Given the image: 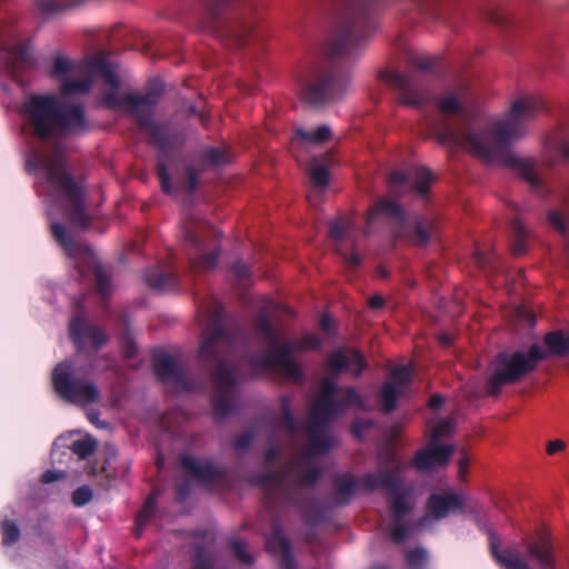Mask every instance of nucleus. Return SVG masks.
I'll list each match as a JSON object with an SVG mask.
<instances>
[{"label": "nucleus", "instance_id": "f257e3e1", "mask_svg": "<svg viewBox=\"0 0 569 569\" xmlns=\"http://www.w3.org/2000/svg\"><path fill=\"white\" fill-rule=\"evenodd\" d=\"M435 103L441 114L455 116L460 120L458 126L446 120L433 126L432 132L438 143L465 148L486 163H497L511 169L529 183L532 191L542 196L550 193V189L537 173V159L519 157L511 150L512 144L525 136L527 122L545 110L541 99L526 96L515 100L506 118L481 131L472 128L479 116V106L468 83L458 82L446 88L435 98Z\"/></svg>", "mask_w": 569, "mask_h": 569}, {"label": "nucleus", "instance_id": "f03ea898", "mask_svg": "<svg viewBox=\"0 0 569 569\" xmlns=\"http://www.w3.org/2000/svg\"><path fill=\"white\" fill-rule=\"evenodd\" d=\"M377 28L373 0H330L328 60L299 74L300 99L312 108L341 99L348 89L349 76L338 60L357 58Z\"/></svg>", "mask_w": 569, "mask_h": 569}, {"label": "nucleus", "instance_id": "7ed1b4c3", "mask_svg": "<svg viewBox=\"0 0 569 569\" xmlns=\"http://www.w3.org/2000/svg\"><path fill=\"white\" fill-rule=\"evenodd\" d=\"M326 368L331 377L321 381L320 391L309 409L307 431L309 442L307 453L319 456L331 449L329 425L343 415L348 408H363L362 397L353 387H339L335 379L342 372H348L358 378L367 368L363 353L357 349L339 348L333 350L327 358Z\"/></svg>", "mask_w": 569, "mask_h": 569}, {"label": "nucleus", "instance_id": "20e7f679", "mask_svg": "<svg viewBox=\"0 0 569 569\" xmlns=\"http://www.w3.org/2000/svg\"><path fill=\"white\" fill-rule=\"evenodd\" d=\"M241 336V328L229 320L222 308L210 313L199 348V360L210 371L214 391L211 396L212 415L223 420L236 411L238 381L236 371L227 361Z\"/></svg>", "mask_w": 569, "mask_h": 569}, {"label": "nucleus", "instance_id": "39448f33", "mask_svg": "<svg viewBox=\"0 0 569 569\" xmlns=\"http://www.w3.org/2000/svg\"><path fill=\"white\" fill-rule=\"evenodd\" d=\"M21 113L30 134L44 142L58 143L69 136L88 131L84 108L63 103L52 93H33L22 103Z\"/></svg>", "mask_w": 569, "mask_h": 569}, {"label": "nucleus", "instance_id": "423d86ee", "mask_svg": "<svg viewBox=\"0 0 569 569\" xmlns=\"http://www.w3.org/2000/svg\"><path fill=\"white\" fill-rule=\"evenodd\" d=\"M202 8L199 28L213 34L226 47L247 46L258 23L260 0H197Z\"/></svg>", "mask_w": 569, "mask_h": 569}, {"label": "nucleus", "instance_id": "0eeeda50", "mask_svg": "<svg viewBox=\"0 0 569 569\" xmlns=\"http://www.w3.org/2000/svg\"><path fill=\"white\" fill-rule=\"evenodd\" d=\"M163 92V83L153 79L147 83L143 93H127L124 97L110 93L108 100L111 106L127 104L128 113L134 118L138 128L148 133L149 143L161 153L168 154L184 143L186 134L170 122L159 123L153 120L154 109Z\"/></svg>", "mask_w": 569, "mask_h": 569}, {"label": "nucleus", "instance_id": "6e6552de", "mask_svg": "<svg viewBox=\"0 0 569 569\" xmlns=\"http://www.w3.org/2000/svg\"><path fill=\"white\" fill-rule=\"evenodd\" d=\"M386 467L379 468L377 472L365 473L362 483L369 491L377 489L388 491L387 500L392 517L388 528L389 538L395 543H402L409 533V526L403 520L412 511L413 505L408 501L409 493L403 488L401 478L403 467L395 453L387 455Z\"/></svg>", "mask_w": 569, "mask_h": 569}, {"label": "nucleus", "instance_id": "1a4fd4ad", "mask_svg": "<svg viewBox=\"0 0 569 569\" xmlns=\"http://www.w3.org/2000/svg\"><path fill=\"white\" fill-rule=\"evenodd\" d=\"M27 164L33 170L44 171L52 188L68 200L64 216L70 224L87 229L93 217L86 209L83 187L74 180L67 169L66 158L59 152L52 157L34 152Z\"/></svg>", "mask_w": 569, "mask_h": 569}, {"label": "nucleus", "instance_id": "9d476101", "mask_svg": "<svg viewBox=\"0 0 569 569\" xmlns=\"http://www.w3.org/2000/svg\"><path fill=\"white\" fill-rule=\"evenodd\" d=\"M219 231L201 218L190 216L182 226L183 246L189 269L193 272L213 269L218 264Z\"/></svg>", "mask_w": 569, "mask_h": 569}, {"label": "nucleus", "instance_id": "9b49d317", "mask_svg": "<svg viewBox=\"0 0 569 569\" xmlns=\"http://www.w3.org/2000/svg\"><path fill=\"white\" fill-rule=\"evenodd\" d=\"M320 346V338L309 332L292 343H281L262 355L250 357L248 363L258 371H277L295 382H301L305 379V372L300 363L293 358V352L317 350Z\"/></svg>", "mask_w": 569, "mask_h": 569}, {"label": "nucleus", "instance_id": "f8f14e48", "mask_svg": "<svg viewBox=\"0 0 569 569\" xmlns=\"http://www.w3.org/2000/svg\"><path fill=\"white\" fill-rule=\"evenodd\" d=\"M252 482L263 489L266 505L269 509H274L281 501L298 508L306 521L313 525L321 521L322 511L316 501L306 497L298 486H287L284 471H267L256 476Z\"/></svg>", "mask_w": 569, "mask_h": 569}, {"label": "nucleus", "instance_id": "ddd939ff", "mask_svg": "<svg viewBox=\"0 0 569 569\" xmlns=\"http://www.w3.org/2000/svg\"><path fill=\"white\" fill-rule=\"evenodd\" d=\"M541 353L537 347H529L528 352H500L491 362V375L486 383L489 396H498L505 386L520 381L526 375L535 371L540 362Z\"/></svg>", "mask_w": 569, "mask_h": 569}, {"label": "nucleus", "instance_id": "4468645a", "mask_svg": "<svg viewBox=\"0 0 569 569\" xmlns=\"http://www.w3.org/2000/svg\"><path fill=\"white\" fill-rule=\"evenodd\" d=\"M52 387L61 399L74 405L93 403L100 398V392L94 383L74 377L70 361H62L54 367Z\"/></svg>", "mask_w": 569, "mask_h": 569}, {"label": "nucleus", "instance_id": "2eb2a0df", "mask_svg": "<svg viewBox=\"0 0 569 569\" xmlns=\"http://www.w3.org/2000/svg\"><path fill=\"white\" fill-rule=\"evenodd\" d=\"M381 79L398 91L400 103L412 107H421L428 100V89L425 77L419 72L402 73L385 70Z\"/></svg>", "mask_w": 569, "mask_h": 569}, {"label": "nucleus", "instance_id": "dca6fc26", "mask_svg": "<svg viewBox=\"0 0 569 569\" xmlns=\"http://www.w3.org/2000/svg\"><path fill=\"white\" fill-rule=\"evenodd\" d=\"M181 467L199 482L211 486L222 481L227 476L224 467L219 466L210 457L184 455L180 459Z\"/></svg>", "mask_w": 569, "mask_h": 569}, {"label": "nucleus", "instance_id": "f3484780", "mask_svg": "<svg viewBox=\"0 0 569 569\" xmlns=\"http://www.w3.org/2000/svg\"><path fill=\"white\" fill-rule=\"evenodd\" d=\"M527 557L539 569H556L557 557L551 536L547 531H539L523 541Z\"/></svg>", "mask_w": 569, "mask_h": 569}, {"label": "nucleus", "instance_id": "a211bd4d", "mask_svg": "<svg viewBox=\"0 0 569 569\" xmlns=\"http://www.w3.org/2000/svg\"><path fill=\"white\" fill-rule=\"evenodd\" d=\"M154 376L162 382H172L183 390H190L191 383L187 377V369L179 366L174 359L164 351H157L152 356Z\"/></svg>", "mask_w": 569, "mask_h": 569}, {"label": "nucleus", "instance_id": "6ab92c4d", "mask_svg": "<svg viewBox=\"0 0 569 569\" xmlns=\"http://www.w3.org/2000/svg\"><path fill=\"white\" fill-rule=\"evenodd\" d=\"M69 333L78 352L83 350L87 340L90 341L91 347L96 351L104 346L108 340L107 335L102 329L87 325L84 318L81 316H77L71 319Z\"/></svg>", "mask_w": 569, "mask_h": 569}, {"label": "nucleus", "instance_id": "aec40b11", "mask_svg": "<svg viewBox=\"0 0 569 569\" xmlns=\"http://www.w3.org/2000/svg\"><path fill=\"white\" fill-rule=\"evenodd\" d=\"M379 217L387 218L395 226L397 237L406 236L407 216L398 202L388 199L378 201L368 212L367 221L370 224Z\"/></svg>", "mask_w": 569, "mask_h": 569}, {"label": "nucleus", "instance_id": "412c9836", "mask_svg": "<svg viewBox=\"0 0 569 569\" xmlns=\"http://www.w3.org/2000/svg\"><path fill=\"white\" fill-rule=\"evenodd\" d=\"M427 515L436 520H441L450 513L462 512V497L452 491L431 493L426 503Z\"/></svg>", "mask_w": 569, "mask_h": 569}, {"label": "nucleus", "instance_id": "4be33fe9", "mask_svg": "<svg viewBox=\"0 0 569 569\" xmlns=\"http://www.w3.org/2000/svg\"><path fill=\"white\" fill-rule=\"evenodd\" d=\"M453 448L450 445L432 443L428 448L418 451L412 460V466L420 471L432 470L448 465Z\"/></svg>", "mask_w": 569, "mask_h": 569}, {"label": "nucleus", "instance_id": "5701e85b", "mask_svg": "<svg viewBox=\"0 0 569 569\" xmlns=\"http://www.w3.org/2000/svg\"><path fill=\"white\" fill-rule=\"evenodd\" d=\"M363 476L357 478L349 472H345L333 478V502L336 506L345 507L349 505L359 488L370 492L362 483Z\"/></svg>", "mask_w": 569, "mask_h": 569}, {"label": "nucleus", "instance_id": "b1692460", "mask_svg": "<svg viewBox=\"0 0 569 569\" xmlns=\"http://www.w3.org/2000/svg\"><path fill=\"white\" fill-rule=\"evenodd\" d=\"M91 68L99 73L103 81L111 87L109 91H106L103 93V102L109 109H123L128 112V106L127 104H117L111 106V103L108 100V94L114 93L118 97H121L118 93V89L120 87V79L117 74V72L113 70L112 64L104 58H97L91 61Z\"/></svg>", "mask_w": 569, "mask_h": 569}, {"label": "nucleus", "instance_id": "393cba45", "mask_svg": "<svg viewBox=\"0 0 569 569\" xmlns=\"http://www.w3.org/2000/svg\"><path fill=\"white\" fill-rule=\"evenodd\" d=\"M543 343L546 349H542L539 345L535 343L530 347H537L541 353L540 361H543L551 357H565L569 355V335L566 336L561 330H553L547 332L543 337Z\"/></svg>", "mask_w": 569, "mask_h": 569}, {"label": "nucleus", "instance_id": "a878e982", "mask_svg": "<svg viewBox=\"0 0 569 569\" xmlns=\"http://www.w3.org/2000/svg\"><path fill=\"white\" fill-rule=\"evenodd\" d=\"M431 178V172L427 168H418L410 176L405 172H393L391 182L403 184L410 181L412 190L420 197L426 198L429 194Z\"/></svg>", "mask_w": 569, "mask_h": 569}, {"label": "nucleus", "instance_id": "bb28decb", "mask_svg": "<svg viewBox=\"0 0 569 569\" xmlns=\"http://www.w3.org/2000/svg\"><path fill=\"white\" fill-rule=\"evenodd\" d=\"M51 233L56 242L62 247L70 258L78 257L83 251L89 250V248H83L80 243L76 242L67 228L60 222L51 223Z\"/></svg>", "mask_w": 569, "mask_h": 569}, {"label": "nucleus", "instance_id": "cd10ccee", "mask_svg": "<svg viewBox=\"0 0 569 569\" xmlns=\"http://www.w3.org/2000/svg\"><path fill=\"white\" fill-rule=\"evenodd\" d=\"M267 549L272 553H280L282 565L290 569L293 566V557L290 541L279 529H273L267 540Z\"/></svg>", "mask_w": 569, "mask_h": 569}, {"label": "nucleus", "instance_id": "c85d7f7f", "mask_svg": "<svg viewBox=\"0 0 569 569\" xmlns=\"http://www.w3.org/2000/svg\"><path fill=\"white\" fill-rule=\"evenodd\" d=\"M144 280L150 288L161 291L173 289L178 284V277L174 272L158 269H148Z\"/></svg>", "mask_w": 569, "mask_h": 569}, {"label": "nucleus", "instance_id": "c756f323", "mask_svg": "<svg viewBox=\"0 0 569 569\" xmlns=\"http://www.w3.org/2000/svg\"><path fill=\"white\" fill-rule=\"evenodd\" d=\"M84 0H34L36 7L43 18H53L68 9L82 3Z\"/></svg>", "mask_w": 569, "mask_h": 569}, {"label": "nucleus", "instance_id": "7c9ffc66", "mask_svg": "<svg viewBox=\"0 0 569 569\" xmlns=\"http://www.w3.org/2000/svg\"><path fill=\"white\" fill-rule=\"evenodd\" d=\"M510 228L512 233L511 251L515 256H521L527 250L529 230L519 216L512 219Z\"/></svg>", "mask_w": 569, "mask_h": 569}, {"label": "nucleus", "instance_id": "2f4dec72", "mask_svg": "<svg viewBox=\"0 0 569 569\" xmlns=\"http://www.w3.org/2000/svg\"><path fill=\"white\" fill-rule=\"evenodd\" d=\"M254 327L257 332L269 345V350L274 349L279 343V333L274 329L270 317L267 313H259L254 319Z\"/></svg>", "mask_w": 569, "mask_h": 569}, {"label": "nucleus", "instance_id": "473e14b6", "mask_svg": "<svg viewBox=\"0 0 569 569\" xmlns=\"http://www.w3.org/2000/svg\"><path fill=\"white\" fill-rule=\"evenodd\" d=\"M94 290L101 298H108L112 291L111 274L100 263L93 266Z\"/></svg>", "mask_w": 569, "mask_h": 569}, {"label": "nucleus", "instance_id": "72a5a7b5", "mask_svg": "<svg viewBox=\"0 0 569 569\" xmlns=\"http://www.w3.org/2000/svg\"><path fill=\"white\" fill-rule=\"evenodd\" d=\"M401 393V389L398 388L393 382L387 381L381 386L380 398L382 402V410L386 413H390L396 410L397 401Z\"/></svg>", "mask_w": 569, "mask_h": 569}, {"label": "nucleus", "instance_id": "f704fd0d", "mask_svg": "<svg viewBox=\"0 0 569 569\" xmlns=\"http://www.w3.org/2000/svg\"><path fill=\"white\" fill-rule=\"evenodd\" d=\"M433 223L425 217H418L415 221L413 230L409 234L410 240L417 246L426 244L430 239V231Z\"/></svg>", "mask_w": 569, "mask_h": 569}, {"label": "nucleus", "instance_id": "c9c22d12", "mask_svg": "<svg viewBox=\"0 0 569 569\" xmlns=\"http://www.w3.org/2000/svg\"><path fill=\"white\" fill-rule=\"evenodd\" d=\"M227 161L228 153L223 149L208 148L201 152L198 166L204 170L208 167L224 164Z\"/></svg>", "mask_w": 569, "mask_h": 569}, {"label": "nucleus", "instance_id": "e433bc0d", "mask_svg": "<svg viewBox=\"0 0 569 569\" xmlns=\"http://www.w3.org/2000/svg\"><path fill=\"white\" fill-rule=\"evenodd\" d=\"M92 87V79L90 77H84L81 79H63L61 81V93L63 96H73L77 93H86Z\"/></svg>", "mask_w": 569, "mask_h": 569}, {"label": "nucleus", "instance_id": "4c0bfd02", "mask_svg": "<svg viewBox=\"0 0 569 569\" xmlns=\"http://www.w3.org/2000/svg\"><path fill=\"white\" fill-rule=\"evenodd\" d=\"M157 509V497L156 493H151L144 501L142 508L136 517L137 532L139 537L143 527L150 521Z\"/></svg>", "mask_w": 569, "mask_h": 569}, {"label": "nucleus", "instance_id": "58836bf2", "mask_svg": "<svg viewBox=\"0 0 569 569\" xmlns=\"http://www.w3.org/2000/svg\"><path fill=\"white\" fill-rule=\"evenodd\" d=\"M203 169L201 167L196 168L193 164H186L183 169V174L179 179V187L192 194L198 189L199 174Z\"/></svg>", "mask_w": 569, "mask_h": 569}, {"label": "nucleus", "instance_id": "ea45409f", "mask_svg": "<svg viewBox=\"0 0 569 569\" xmlns=\"http://www.w3.org/2000/svg\"><path fill=\"white\" fill-rule=\"evenodd\" d=\"M11 59L16 69H31L34 67V59L26 46L18 44L13 47Z\"/></svg>", "mask_w": 569, "mask_h": 569}, {"label": "nucleus", "instance_id": "a19ab883", "mask_svg": "<svg viewBox=\"0 0 569 569\" xmlns=\"http://www.w3.org/2000/svg\"><path fill=\"white\" fill-rule=\"evenodd\" d=\"M279 425L283 427L290 435H295L299 430L298 423L291 411L290 400L288 397H282L281 399V416L279 419Z\"/></svg>", "mask_w": 569, "mask_h": 569}, {"label": "nucleus", "instance_id": "79ce46f5", "mask_svg": "<svg viewBox=\"0 0 569 569\" xmlns=\"http://www.w3.org/2000/svg\"><path fill=\"white\" fill-rule=\"evenodd\" d=\"M96 440L92 437L87 436L84 438L74 440L70 446V450L79 459L83 460L96 451Z\"/></svg>", "mask_w": 569, "mask_h": 569}, {"label": "nucleus", "instance_id": "37998d69", "mask_svg": "<svg viewBox=\"0 0 569 569\" xmlns=\"http://www.w3.org/2000/svg\"><path fill=\"white\" fill-rule=\"evenodd\" d=\"M296 134L303 141L311 143L325 142L330 138L331 130L328 126H320L313 131H308L303 128H298Z\"/></svg>", "mask_w": 569, "mask_h": 569}, {"label": "nucleus", "instance_id": "c03bdc74", "mask_svg": "<svg viewBox=\"0 0 569 569\" xmlns=\"http://www.w3.org/2000/svg\"><path fill=\"white\" fill-rule=\"evenodd\" d=\"M0 529L3 546L11 547L19 541L21 531L14 521L4 519L0 525Z\"/></svg>", "mask_w": 569, "mask_h": 569}, {"label": "nucleus", "instance_id": "a18cd8bd", "mask_svg": "<svg viewBox=\"0 0 569 569\" xmlns=\"http://www.w3.org/2000/svg\"><path fill=\"white\" fill-rule=\"evenodd\" d=\"M309 178L316 188L326 189L329 184L330 173L327 167L313 164L309 169Z\"/></svg>", "mask_w": 569, "mask_h": 569}, {"label": "nucleus", "instance_id": "49530a36", "mask_svg": "<svg viewBox=\"0 0 569 569\" xmlns=\"http://www.w3.org/2000/svg\"><path fill=\"white\" fill-rule=\"evenodd\" d=\"M428 555L422 548H413L407 551L406 562L410 569H421L427 562Z\"/></svg>", "mask_w": 569, "mask_h": 569}, {"label": "nucleus", "instance_id": "de8ad7c7", "mask_svg": "<svg viewBox=\"0 0 569 569\" xmlns=\"http://www.w3.org/2000/svg\"><path fill=\"white\" fill-rule=\"evenodd\" d=\"M73 70V62L66 57H56L52 62L50 76L52 78H61Z\"/></svg>", "mask_w": 569, "mask_h": 569}, {"label": "nucleus", "instance_id": "09e8293b", "mask_svg": "<svg viewBox=\"0 0 569 569\" xmlns=\"http://www.w3.org/2000/svg\"><path fill=\"white\" fill-rule=\"evenodd\" d=\"M230 548L234 557L243 565H251L253 557L247 551V545L244 541L233 539L230 541Z\"/></svg>", "mask_w": 569, "mask_h": 569}, {"label": "nucleus", "instance_id": "8fccbe9b", "mask_svg": "<svg viewBox=\"0 0 569 569\" xmlns=\"http://www.w3.org/2000/svg\"><path fill=\"white\" fill-rule=\"evenodd\" d=\"M411 375V369L408 366H398L391 371L392 382L400 389L405 388L410 383Z\"/></svg>", "mask_w": 569, "mask_h": 569}, {"label": "nucleus", "instance_id": "3c124183", "mask_svg": "<svg viewBox=\"0 0 569 569\" xmlns=\"http://www.w3.org/2000/svg\"><path fill=\"white\" fill-rule=\"evenodd\" d=\"M157 177L160 181V187L163 193L171 194L173 188L171 184L170 173L166 163L161 160L158 161L156 167Z\"/></svg>", "mask_w": 569, "mask_h": 569}, {"label": "nucleus", "instance_id": "603ef678", "mask_svg": "<svg viewBox=\"0 0 569 569\" xmlns=\"http://www.w3.org/2000/svg\"><path fill=\"white\" fill-rule=\"evenodd\" d=\"M349 221L340 219L332 221L329 226V237L336 242H342L349 228Z\"/></svg>", "mask_w": 569, "mask_h": 569}, {"label": "nucleus", "instance_id": "864d4df0", "mask_svg": "<svg viewBox=\"0 0 569 569\" xmlns=\"http://www.w3.org/2000/svg\"><path fill=\"white\" fill-rule=\"evenodd\" d=\"M93 493L89 486L84 485L79 488H77L72 492V503L77 507H83L88 505L92 500Z\"/></svg>", "mask_w": 569, "mask_h": 569}, {"label": "nucleus", "instance_id": "5fc2aeb1", "mask_svg": "<svg viewBox=\"0 0 569 569\" xmlns=\"http://www.w3.org/2000/svg\"><path fill=\"white\" fill-rule=\"evenodd\" d=\"M321 476V470L318 467H311L307 469L300 477H299V485L301 486H313L317 483Z\"/></svg>", "mask_w": 569, "mask_h": 569}, {"label": "nucleus", "instance_id": "6e6d98bb", "mask_svg": "<svg viewBox=\"0 0 569 569\" xmlns=\"http://www.w3.org/2000/svg\"><path fill=\"white\" fill-rule=\"evenodd\" d=\"M548 221L561 234L565 236L567 233V224H566L565 217L559 211H555V210L549 211Z\"/></svg>", "mask_w": 569, "mask_h": 569}, {"label": "nucleus", "instance_id": "4d7b16f0", "mask_svg": "<svg viewBox=\"0 0 569 569\" xmlns=\"http://www.w3.org/2000/svg\"><path fill=\"white\" fill-rule=\"evenodd\" d=\"M252 442V433L250 431H246L233 439L232 446L238 451H246L251 447Z\"/></svg>", "mask_w": 569, "mask_h": 569}, {"label": "nucleus", "instance_id": "13d9d810", "mask_svg": "<svg viewBox=\"0 0 569 569\" xmlns=\"http://www.w3.org/2000/svg\"><path fill=\"white\" fill-rule=\"evenodd\" d=\"M231 271L237 280L241 282L249 280L251 276L249 267L241 260H238L232 264Z\"/></svg>", "mask_w": 569, "mask_h": 569}, {"label": "nucleus", "instance_id": "bf43d9fd", "mask_svg": "<svg viewBox=\"0 0 569 569\" xmlns=\"http://www.w3.org/2000/svg\"><path fill=\"white\" fill-rule=\"evenodd\" d=\"M192 569H211V563L202 550H197L192 557Z\"/></svg>", "mask_w": 569, "mask_h": 569}, {"label": "nucleus", "instance_id": "052dcab7", "mask_svg": "<svg viewBox=\"0 0 569 569\" xmlns=\"http://www.w3.org/2000/svg\"><path fill=\"white\" fill-rule=\"evenodd\" d=\"M411 63L419 70H431L435 66L433 59L429 57H416L411 60Z\"/></svg>", "mask_w": 569, "mask_h": 569}, {"label": "nucleus", "instance_id": "680f3d73", "mask_svg": "<svg viewBox=\"0 0 569 569\" xmlns=\"http://www.w3.org/2000/svg\"><path fill=\"white\" fill-rule=\"evenodd\" d=\"M64 477V472H57V471H52V470H47L46 472L42 473L41 476V482L43 483H51V482H54L61 478Z\"/></svg>", "mask_w": 569, "mask_h": 569}, {"label": "nucleus", "instance_id": "e2e57ef3", "mask_svg": "<svg viewBox=\"0 0 569 569\" xmlns=\"http://www.w3.org/2000/svg\"><path fill=\"white\" fill-rule=\"evenodd\" d=\"M342 258L349 268H356L361 262V257L357 252L342 253Z\"/></svg>", "mask_w": 569, "mask_h": 569}, {"label": "nucleus", "instance_id": "0e129e2a", "mask_svg": "<svg viewBox=\"0 0 569 569\" xmlns=\"http://www.w3.org/2000/svg\"><path fill=\"white\" fill-rule=\"evenodd\" d=\"M566 448V442L560 439H556L552 441H549L547 445V452L548 455H555Z\"/></svg>", "mask_w": 569, "mask_h": 569}, {"label": "nucleus", "instance_id": "69168bd1", "mask_svg": "<svg viewBox=\"0 0 569 569\" xmlns=\"http://www.w3.org/2000/svg\"><path fill=\"white\" fill-rule=\"evenodd\" d=\"M122 351L126 358H132L137 353L136 343L131 339H126L122 345Z\"/></svg>", "mask_w": 569, "mask_h": 569}, {"label": "nucleus", "instance_id": "338daca9", "mask_svg": "<svg viewBox=\"0 0 569 569\" xmlns=\"http://www.w3.org/2000/svg\"><path fill=\"white\" fill-rule=\"evenodd\" d=\"M320 328L323 332L330 335L331 333V330H332V326H333V321L331 319V317L327 313H323L320 318Z\"/></svg>", "mask_w": 569, "mask_h": 569}, {"label": "nucleus", "instance_id": "774afa93", "mask_svg": "<svg viewBox=\"0 0 569 569\" xmlns=\"http://www.w3.org/2000/svg\"><path fill=\"white\" fill-rule=\"evenodd\" d=\"M189 495V486L188 483H180L176 487V499L178 501H183L187 499Z\"/></svg>", "mask_w": 569, "mask_h": 569}]
</instances>
